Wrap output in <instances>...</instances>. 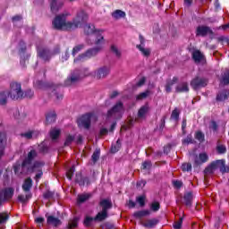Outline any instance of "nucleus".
Wrapping results in <instances>:
<instances>
[{
	"mask_svg": "<svg viewBox=\"0 0 229 229\" xmlns=\"http://www.w3.org/2000/svg\"><path fill=\"white\" fill-rule=\"evenodd\" d=\"M37 158V151L30 150L28 153L27 158L23 161L22 165H15L13 166L15 174H22V173H38L36 174V180L42 177V167H44V162L36 161L34 164L33 160Z\"/></svg>",
	"mask_w": 229,
	"mask_h": 229,
	"instance_id": "nucleus-1",
	"label": "nucleus"
},
{
	"mask_svg": "<svg viewBox=\"0 0 229 229\" xmlns=\"http://www.w3.org/2000/svg\"><path fill=\"white\" fill-rule=\"evenodd\" d=\"M89 16L85 12L81 11L77 13V16L73 21H67L65 20V14L57 15L52 21V26L55 30H60L62 31H69L71 30H76L80 28L81 24L87 22Z\"/></svg>",
	"mask_w": 229,
	"mask_h": 229,
	"instance_id": "nucleus-2",
	"label": "nucleus"
},
{
	"mask_svg": "<svg viewBox=\"0 0 229 229\" xmlns=\"http://www.w3.org/2000/svg\"><path fill=\"white\" fill-rule=\"evenodd\" d=\"M92 38L95 39V45L97 47L89 50L86 52V54L80 55L77 59L74 60V62H83L84 60H87V58H91V56H96L97 53H99V51L103 50V47H105V44H106V41L105 40V37L103 35L98 33H94L92 35Z\"/></svg>",
	"mask_w": 229,
	"mask_h": 229,
	"instance_id": "nucleus-3",
	"label": "nucleus"
},
{
	"mask_svg": "<svg viewBox=\"0 0 229 229\" xmlns=\"http://www.w3.org/2000/svg\"><path fill=\"white\" fill-rule=\"evenodd\" d=\"M216 169H220L221 173H229V166L225 165V160H216L211 163L204 171L206 174H212Z\"/></svg>",
	"mask_w": 229,
	"mask_h": 229,
	"instance_id": "nucleus-4",
	"label": "nucleus"
},
{
	"mask_svg": "<svg viewBox=\"0 0 229 229\" xmlns=\"http://www.w3.org/2000/svg\"><path fill=\"white\" fill-rule=\"evenodd\" d=\"M102 211L98 212L95 217V221H105L108 217V210L112 208V202L108 199H102L100 201Z\"/></svg>",
	"mask_w": 229,
	"mask_h": 229,
	"instance_id": "nucleus-5",
	"label": "nucleus"
},
{
	"mask_svg": "<svg viewBox=\"0 0 229 229\" xmlns=\"http://www.w3.org/2000/svg\"><path fill=\"white\" fill-rule=\"evenodd\" d=\"M123 114L124 106L123 102H118L107 112V119H121Z\"/></svg>",
	"mask_w": 229,
	"mask_h": 229,
	"instance_id": "nucleus-6",
	"label": "nucleus"
},
{
	"mask_svg": "<svg viewBox=\"0 0 229 229\" xmlns=\"http://www.w3.org/2000/svg\"><path fill=\"white\" fill-rule=\"evenodd\" d=\"M98 121V116L94 114H87L82 115L78 120V124L81 128H85L86 130H89L90 128V123H96Z\"/></svg>",
	"mask_w": 229,
	"mask_h": 229,
	"instance_id": "nucleus-7",
	"label": "nucleus"
},
{
	"mask_svg": "<svg viewBox=\"0 0 229 229\" xmlns=\"http://www.w3.org/2000/svg\"><path fill=\"white\" fill-rule=\"evenodd\" d=\"M8 94L12 99H21L22 96H24L21 84L17 82L11 83Z\"/></svg>",
	"mask_w": 229,
	"mask_h": 229,
	"instance_id": "nucleus-8",
	"label": "nucleus"
},
{
	"mask_svg": "<svg viewBox=\"0 0 229 229\" xmlns=\"http://www.w3.org/2000/svg\"><path fill=\"white\" fill-rule=\"evenodd\" d=\"M13 192L14 190L13 188L4 189L0 192V203H3L4 201H10V199L13 198Z\"/></svg>",
	"mask_w": 229,
	"mask_h": 229,
	"instance_id": "nucleus-9",
	"label": "nucleus"
},
{
	"mask_svg": "<svg viewBox=\"0 0 229 229\" xmlns=\"http://www.w3.org/2000/svg\"><path fill=\"white\" fill-rule=\"evenodd\" d=\"M140 44L137 45L136 47H137V49H139V51L141 53V55L143 56L148 58V56H149V55H151V49L145 47L144 37H142V35H140Z\"/></svg>",
	"mask_w": 229,
	"mask_h": 229,
	"instance_id": "nucleus-10",
	"label": "nucleus"
},
{
	"mask_svg": "<svg viewBox=\"0 0 229 229\" xmlns=\"http://www.w3.org/2000/svg\"><path fill=\"white\" fill-rule=\"evenodd\" d=\"M207 83H208V81L205 78L201 77H196L193 79L191 82V86L192 89H200V87H207Z\"/></svg>",
	"mask_w": 229,
	"mask_h": 229,
	"instance_id": "nucleus-11",
	"label": "nucleus"
},
{
	"mask_svg": "<svg viewBox=\"0 0 229 229\" xmlns=\"http://www.w3.org/2000/svg\"><path fill=\"white\" fill-rule=\"evenodd\" d=\"M108 74H110V67L103 66L95 72V78H97V80H101L103 78H106Z\"/></svg>",
	"mask_w": 229,
	"mask_h": 229,
	"instance_id": "nucleus-12",
	"label": "nucleus"
},
{
	"mask_svg": "<svg viewBox=\"0 0 229 229\" xmlns=\"http://www.w3.org/2000/svg\"><path fill=\"white\" fill-rule=\"evenodd\" d=\"M191 56L195 64H205V55L199 50H193Z\"/></svg>",
	"mask_w": 229,
	"mask_h": 229,
	"instance_id": "nucleus-13",
	"label": "nucleus"
},
{
	"mask_svg": "<svg viewBox=\"0 0 229 229\" xmlns=\"http://www.w3.org/2000/svg\"><path fill=\"white\" fill-rule=\"evenodd\" d=\"M205 162H208V155L205 152L200 153L194 158L195 165H201V164H205Z\"/></svg>",
	"mask_w": 229,
	"mask_h": 229,
	"instance_id": "nucleus-14",
	"label": "nucleus"
},
{
	"mask_svg": "<svg viewBox=\"0 0 229 229\" xmlns=\"http://www.w3.org/2000/svg\"><path fill=\"white\" fill-rule=\"evenodd\" d=\"M178 83V78L173 77V79H170L166 81V83L165 85V90L167 92V94L171 93L173 91V87Z\"/></svg>",
	"mask_w": 229,
	"mask_h": 229,
	"instance_id": "nucleus-15",
	"label": "nucleus"
},
{
	"mask_svg": "<svg viewBox=\"0 0 229 229\" xmlns=\"http://www.w3.org/2000/svg\"><path fill=\"white\" fill-rule=\"evenodd\" d=\"M4 148H6V133H0V158L4 155Z\"/></svg>",
	"mask_w": 229,
	"mask_h": 229,
	"instance_id": "nucleus-16",
	"label": "nucleus"
},
{
	"mask_svg": "<svg viewBox=\"0 0 229 229\" xmlns=\"http://www.w3.org/2000/svg\"><path fill=\"white\" fill-rule=\"evenodd\" d=\"M64 6V0H52L51 12L56 13Z\"/></svg>",
	"mask_w": 229,
	"mask_h": 229,
	"instance_id": "nucleus-17",
	"label": "nucleus"
},
{
	"mask_svg": "<svg viewBox=\"0 0 229 229\" xmlns=\"http://www.w3.org/2000/svg\"><path fill=\"white\" fill-rule=\"evenodd\" d=\"M210 33H212V30L207 26H199L197 28V36L199 37H205Z\"/></svg>",
	"mask_w": 229,
	"mask_h": 229,
	"instance_id": "nucleus-18",
	"label": "nucleus"
},
{
	"mask_svg": "<svg viewBox=\"0 0 229 229\" xmlns=\"http://www.w3.org/2000/svg\"><path fill=\"white\" fill-rule=\"evenodd\" d=\"M141 225L145 228H154V226H157V225H158V220L157 218L147 219L141 222Z\"/></svg>",
	"mask_w": 229,
	"mask_h": 229,
	"instance_id": "nucleus-19",
	"label": "nucleus"
},
{
	"mask_svg": "<svg viewBox=\"0 0 229 229\" xmlns=\"http://www.w3.org/2000/svg\"><path fill=\"white\" fill-rule=\"evenodd\" d=\"M220 82L222 85H229V70L228 69L225 70L222 72Z\"/></svg>",
	"mask_w": 229,
	"mask_h": 229,
	"instance_id": "nucleus-20",
	"label": "nucleus"
},
{
	"mask_svg": "<svg viewBox=\"0 0 229 229\" xmlns=\"http://www.w3.org/2000/svg\"><path fill=\"white\" fill-rule=\"evenodd\" d=\"M175 92H189V84L187 82H182L175 88Z\"/></svg>",
	"mask_w": 229,
	"mask_h": 229,
	"instance_id": "nucleus-21",
	"label": "nucleus"
},
{
	"mask_svg": "<svg viewBox=\"0 0 229 229\" xmlns=\"http://www.w3.org/2000/svg\"><path fill=\"white\" fill-rule=\"evenodd\" d=\"M148 112H149V106L145 105V106H141L138 112L139 119H142V118L146 117V114H148Z\"/></svg>",
	"mask_w": 229,
	"mask_h": 229,
	"instance_id": "nucleus-22",
	"label": "nucleus"
},
{
	"mask_svg": "<svg viewBox=\"0 0 229 229\" xmlns=\"http://www.w3.org/2000/svg\"><path fill=\"white\" fill-rule=\"evenodd\" d=\"M151 211L148 209H143L138 212L134 213V217H137L138 219H140L141 217H146V216H150Z\"/></svg>",
	"mask_w": 229,
	"mask_h": 229,
	"instance_id": "nucleus-23",
	"label": "nucleus"
},
{
	"mask_svg": "<svg viewBox=\"0 0 229 229\" xmlns=\"http://www.w3.org/2000/svg\"><path fill=\"white\" fill-rule=\"evenodd\" d=\"M192 198H194V196L192 195V192H191V191L184 194L183 201H184L185 205H187V207H191V205L192 203Z\"/></svg>",
	"mask_w": 229,
	"mask_h": 229,
	"instance_id": "nucleus-24",
	"label": "nucleus"
},
{
	"mask_svg": "<svg viewBox=\"0 0 229 229\" xmlns=\"http://www.w3.org/2000/svg\"><path fill=\"white\" fill-rule=\"evenodd\" d=\"M47 224L53 225L54 226H60V225H62V222L60 221V219L53 216H50L47 217Z\"/></svg>",
	"mask_w": 229,
	"mask_h": 229,
	"instance_id": "nucleus-25",
	"label": "nucleus"
},
{
	"mask_svg": "<svg viewBox=\"0 0 229 229\" xmlns=\"http://www.w3.org/2000/svg\"><path fill=\"white\" fill-rule=\"evenodd\" d=\"M229 91L228 90H223L216 96V101H225L228 99Z\"/></svg>",
	"mask_w": 229,
	"mask_h": 229,
	"instance_id": "nucleus-26",
	"label": "nucleus"
},
{
	"mask_svg": "<svg viewBox=\"0 0 229 229\" xmlns=\"http://www.w3.org/2000/svg\"><path fill=\"white\" fill-rule=\"evenodd\" d=\"M113 19H115L116 21L119 19H123V17H126V13L121 11V10H116L112 13Z\"/></svg>",
	"mask_w": 229,
	"mask_h": 229,
	"instance_id": "nucleus-27",
	"label": "nucleus"
},
{
	"mask_svg": "<svg viewBox=\"0 0 229 229\" xmlns=\"http://www.w3.org/2000/svg\"><path fill=\"white\" fill-rule=\"evenodd\" d=\"M61 131L58 128H54L50 131V137L52 140H56L60 137Z\"/></svg>",
	"mask_w": 229,
	"mask_h": 229,
	"instance_id": "nucleus-28",
	"label": "nucleus"
},
{
	"mask_svg": "<svg viewBox=\"0 0 229 229\" xmlns=\"http://www.w3.org/2000/svg\"><path fill=\"white\" fill-rule=\"evenodd\" d=\"M8 103V92L1 91L0 92V105L4 106Z\"/></svg>",
	"mask_w": 229,
	"mask_h": 229,
	"instance_id": "nucleus-29",
	"label": "nucleus"
},
{
	"mask_svg": "<svg viewBox=\"0 0 229 229\" xmlns=\"http://www.w3.org/2000/svg\"><path fill=\"white\" fill-rule=\"evenodd\" d=\"M55 121H56V114L55 112H51L47 114V124H51V123H55Z\"/></svg>",
	"mask_w": 229,
	"mask_h": 229,
	"instance_id": "nucleus-30",
	"label": "nucleus"
},
{
	"mask_svg": "<svg viewBox=\"0 0 229 229\" xmlns=\"http://www.w3.org/2000/svg\"><path fill=\"white\" fill-rule=\"evenodd\" d=\"M33 185V182L31 181V178H28L25 180L23 185H22V189L25 191H30V189H31V186Z\"/></svg>",
	"mask_w": 229,
	"mask_h": 229,
	"instance_id": "nucleus-31",
	"label": "nucleus"
},
{
	"mask_svg": "<svg viewBox=\"0 0 229 229\" xmlns=\"http://www.w3.org/2000/svg\"><path fill=\"white\" fill-rule=\"evenodd\" d=\"M136 201L139 203L140 207H144L146 205V195L137 197Z\"/></svg>",
	"mask_w": 229,
	"mask_h": 229,
	"instance_id": "nucleus-32",
	"label": "nucleus"
},
{
	"mask_svg": "<svg viewBox=\"0 0 229 229\" xmlns=\"http://www.w3.org/2000/svg\"><path fill=\"white\" fill-rule=\"evenodd\" d=\"M150 210L152 212H158L160 210V203L158 201H154L150 204Z\"/></svg>",
	"mask_w": 229,
	"mask_h": 229,
	"instance_id": "nucleus-33",
	"label": "nucleus"
},
{
	"mask_svg": "<svg viewBox=\"0 0 229 229\" xmlns=\"http://www.w3.org/2000/svg\"><path fill=\"white\" fill-rule=\"evenodd\" d=\"M90 194L89 193H86V194H82V195H79L78 196V201L79 203H83L85 201H87V199H89L90 198Z\"/></svg>",
	"mask_w": 229,
	"mask_h": 229,
	"instance_id": "nucleus-34",
	"label": "nucleus"
},
{
	"mask_svg": "<svg viewBox=\"0 0 229 229\" xmlns=\"http://www.w3.org/2000/svg\"><path fill=\"white\" fill-rule=\"evenodd\" d=\"M94 30H95L94 25L89 24V25H85V27H84V31L88 35H90L91 33H94Z\"/></svg>",
	"mask_w": 229,
	"mask_h": 229,
	"instance_id": "nucleus-35",
	"label": "nucleus"
},
{
	"mask_svg": "<svg viewBox=\"0 0 229 229\" xmlns=\"http://www.w3.org/2000/svg\"><path fill=\"white\" fill-rule=\"evenodd\" d=\"M216 151L219 155H223V153H226V147L223 144L218 143L216 146Z\"/></svg>",
	"mask_w": 229,
	"mask_h": 229,
	"instance_id": "nucleus-36",
	"label": "nucleus"
},
{
	"mask_svg": "<svg viewBox=\"0 0 229 229\" xmlns=\"http://www.w3.org/2000/svg\"><path fill=\"white\" fill-rule=\"evenodd\" d=\"M195 139L199 140V142H203L205 140V134L199 131L195 133Z\"/></svg>",
	"mask_w": 229,
	"mask_h": 229,
	"instance_id": "nucleus-37",
	"label": "nucleus"
},
{
	"mask_svg": "<svg viewBox=\"0 0 229 229\" xmlns=\"http://www.w3.org/2000/svg\"><path fill=\"white\" fill-rule=\"evenodd\" d=\"M78 226V219L75 217L72 220H70L68 223V228L72 229Z\"/></svg>",
	"mask_w": 229,
	"mask_h": 229,
	"instance_id": "nucleus-38",
	"label": "nucleus"
},
{
	"mask_svg": "<svg viewBox=\"0 0 229 229\" xmlns=\"http://www.w3.org/2000/svg\"><path fill=\"white\" fill-rule=\"evenodd\" d=\"M148 96H149V90L140 93V95H138L136 97V99L138 101H140L141 99H146V98H148Z\"/></svg>",
	"mask_w": 229,
	"mask_h": 229,
	"instance_id": "nucleus-39",
	"label": "nucleus"
},
{
	"mask_svg": "<svg viewBox=\"0 0 229 229\" xmlns=\"http://www.w3.org/2000/svg\"><path fill=\"white\" fill-rule=\"evenodd\" d=\"M38 55L40 58H43V60H47V56H49V52L47 50H39Z\"/></svg>",
	"mask_w": 229,
	"mask_h": 229,
	"instance_id": "nucleus-40",
	"label": "nucleus"
},
{
	"mask_svg": "<svg viewBox=\"0 0 229 229\" xmlns=\"http://www.w3.org/2000/svg\"><path fill=\"white\" fill-rule=\"evenodd\" d=\"M93 221H96V218H93L90 216H86V218L84 219L85 226H90V225H92Z\"/></svg>",
	"mask_w": 229,
	"mask_h": 229,
	"instance_id": "nucleus-41",
	"label": "nucleus"
},
{
	"mask_svg": "<svg viewBox=\"0 0 229 229\" xmlns=\"http://www.w3.org/2000/svg\"><path fill=\"white\" fill-rule=\"evenodd\" d=\"M80 78H81V76H80V74H78V72H75L71 76V82L74 83V81H78V80H80Z\"/></svg>",
	"mask_w": 229,
	"mask_h": 229,
	"instance_id": "nucleus-42",
	"label": "nucleus"
},
{
	"mask_svg": "<svg viewBox=\"0 0 229 229\" xmlns=\"http://www.w3.org/2000/svg\"><path fill=\"white\" fill-rule=\"evenodd\" d=\"M8 221V214L2 213L0 214V225H3V223H6Z\"/></svg>",
	"mask_w": 229,
	"mask_h": 229,
	"instance_id": "nucleus-43",
	"label": "nucleus"
},
{
	"mask_svg": "<svg viewBox=\"0 0 229 229\" xmlns=\"http://www.w3.org/2000/svg\"><path fill=\"white\" fill-rule=\"evenodd\" d=\"M111 51L115 55V56H121V51H119V48H117L114 45L111 46Z\"/></svg>",
	"mask_w": 229,
	"mask_h": 229,
	"instance_id": "nucleus-44",
	"label": "nucleus"
},
{
	"mask_svg": "<svg viewBox=\"0 0 229 229\" xmlns=\"http://www.w3.org/2000/svg\"><path fill=\"white\" fill-rule=\"evenodd\" d=\"M100 153H101V152H100L99 150H96V151L93 153L91 158H92V160H93L94 163H96V162H98V160H99V155H100Z\"/></svg>",
	"mask_w": 229,
	"mask_h": 229,
	"instance_id": "nucleus-45",
	"label": "nucleus"
},
{
	"mask_svg": "<svg viewBox=\"0 0 229 229\" xmlns=\"http://www.w3.org/2000/svg\"><path fill=\"white\" fill-rule=\"evenodd\" d=\"M72 140H74V137L71 136V135H68L66 137L65 141H64V146H71V144H72Z\"/></svg>",
	"mask_w": 229,
	"mask_h": 229,
	"instance_id": "nucleus-46",
	"label": "nucleus"
},
{
	"mask_svg": "<svg viewBox=\"0 0 229 229\" xmlns=\"http://www.w3.org/2000/svg\"><path fill=\"white\" fill-rule=\"evenodd\" d=\"M82 49H83V45H79V46H76L75 47H73V49H72L73 56H74V55H78V53H80V51Z\"/></svg>",
	"mask_w": 229,
	"mask_h": 229,
	"instance_id": "nucleus-47",
	"label": "nucleus"
},
{
	"mask_svg": "<svg viewBox=\"0 0 229 229\" xmlns=\"http://www.w3.org/2000/svg\"><path fill=\"white\" fill-rule=\"evenodd\" d=\"M72 174H74V166L70 168L68 172L66 173V176L68 180H72Z\"/></svg>",
	"mask_w": 229,
	"mask_h": 229,
	"instance_id": "nucleus-48",
	"label": "nucleus"
},
{
	"mask_svg": "<svg viewBox=\"0 0 229 229\" xmlns=\"http://www.w3.org/2000/svg\"><path fill=\"white\" fill-rule=\"evenodd\" d=\"M191 169H192V165H191L189 163L182 164V171H191Z\"/></svg>",
	"mask_w": 229,
	"mask_h": 229,
	"instance_id": "nucleus-49",
	"label": "nucleus"
},
{
	"mask_svg": "<svg viewBox=\"0 0 229 229\" xmlns=\"http://www.w3.org/2000/svg\"><path fill=\"white\" fill-rule=\"evenodd\" d=\"M183 144H192L194 142V140L192 139V135L187 136L186 139L182 140Z\"/></svg>",
	"mask_w": 229,
	"mask_h": 229,
	"instance_id": "nucleus-50",
	"label": "nucleus"
},
{
	"mask_svg": "<svg viewBox=\"0 0 229 229\" xmlns=\"http://www.w3.org/2000/svg\"><path fill=\"white\" fill-rule=\"evenodd\" d=\"M142 169H146V170L151 169V161H145V162H143Z\"/></svg>",
	"mask_w": 229,
	"mask_h": 229,
	"instance_id": "nucleus-51",
	"label": "nucleus"
},
{
	"mask_svg": "<svg viewBox=\"0 0 229 229\" xmlns=\"http://www.w3.org/2000/svg\"><path fill=\"white\" fill-rule=\"evenodd\" d=\"M24 139H31L33 137V131H27L21 134Z\"/></svg>",
	"mask_w": 229,
	"mask_h": 229,
	"instance_id": "nucleus-52",
	"label": "nucleus"
},
{
	"mask_svg": "<svg viewBox=\"0 0 229 229\" xmlns=\"http://www.w3.org/2000/svg\"><path fill=\"white\" fill-rule=\"evenodd\" d=\"M180 116V112L178 111V109H174L173 112H172V119H178V117Z\"/></svg>",
	"mask_w": 229,
	"mask_h": 229,
	"instance_id": "nucleus-53",
	"label": "nucleus"
},
{
	"mask_svg": "<svg viewBox=\"0 0 229 229\" xmlns=\"http://www.w3.org/2000/svg\"><path fill=\"white\" fill-rule=\"evenodd\" d=\"M182 219L180 218L177 222H175V223L174 224V229H180V228H182Z\"/></svg>",
	"mask_w": 229,
	"mask_h": 229,
	"instance_id": "nucleus-54",
	"label": "nucleus"
},
{
	"mask_svg": "<svg viewBox=\"0 0 229 229\" xmlns=\"http://www.w3.org/2000/svg\"><path fill=\"white\" fill-rule=\"evenodd\" d=\"M173 184L175 189H180L182 185H183V182H182L181 181H174Z\"/></svg>",
	"mask_w": 229,
	"mask_h": 229,
	"instance_id": "nucleus-55",
	"label": "nucleus"
},
{
	"mask_svg": "<svg viewBox=\"0 0 229 229\" xmlns=\"http://www.w3.org/2000/svg\"><path fill=\"white\" fill-rule=\"evenodd\" d=\"M209 128H210V130H213V131H217V123H216V122H211L209 124Z\"/></svg>",
	"mask_w": 229,
	"mask_h": 229,
	"instance_id": "nucleus-56",
	"label": "nucleus"
},
{
	"mask_svg": "<svg viewBox=\"0 0 229 229\" xmlns=\"http://www.w3.org/2000/svg\"><path fill=\"white\" fill-rule=\"evenodd\" d=\"M194 2V0H184V6H186L187 8L192 6V3Z\"/></svg>",
	"mask_w": 229,
	"mask_h": 229,
	"instance_id": "nucleus-57",
	"label": "nucleus"
},
{
	"mask_svg": "<svg viewBox=\"0 0 229 229\" xmlns=\"http://www.w3.org/2000/svg\"><path fill=\"white\" fill-rule=\"evenodd\" d=\"M144 83H146V78H141L139 82L137 83L138 87H142V85H144Z\"/></svg>",
	"mask_w": 229,
	"mask_h": 229,
	"instance_id": "nucleus-58",
	"label": "nucleus"
},
{
	"mask_svg": "<svg viewBox=\"0 0 229 229\" xmlns=\"http://www.w3.org/2000/svg\"><path fill=\"white\" fill-rule=\"evenodd\" d=\"M18 199H19V201H21V203H26V201H27L26 196H24V195L18 196Z\"/></svg>",
	"mask_w": 229,
	"mask_h": 229,
	"instance_id": "nucleus-59",
	"label": "nucleus"
},
{
	"mask_svg": "<svg viewBox=\"0 0 229 229\" xmlns=\"http://www.w3.org/2000/svg\"><path fill=\"white\" fill-rule=\"evenodd\" d=\"M52 197H53V193H51V191H47L44 194V198H46L47 199H49V198H52Z\"/></svg>",
	"mask_w": 229,
	"mask_h": 229,
	"instance_id": "nucleus-60",
	"label": "nucleus"
},
{
	"mask_svg": "<svg viewBox=\"0 0 229 229\" xmlns=\"http://www.w3.org/2000/svg\"><path fill=\"white\" fill-rule=\"evenodd\" d=\"M35 222L38 223V225H42L44 223V218L43 217H38L35 219Z\"/></svg>",
	"mask_w": 229,
	"mask_h": 229,
	"instance_id": "nucleus-61",
	"label": "nucleus"
},
{
	"mask_svg": "<svg viewBox=\"0 0 229 229\" xmlns=\"http://www.w3.org/2000/svg\"><path fill=\"white\" fill-rule=\"evenodd\" d=\"M128 207H129L130 208H134V207H135V202H134L133 200H129V202H128Z\"/></svg>",
	"mask_w": 229,
	"mask_h": 229,
	"instance_id": "nucleus-62",
	"label": "nucleus"
},
{
	"mask_svg": "<svg viewBox=\"0 0 229 229\" xmlns=\"http://www.w3.org/2000/svg\"><path fill=\"white\" fill-rule=\"evenodd\" d=\"M106 133H108V130H106V129H101L100 130V135H106Z\"/></svg>",
	"mask_w": 229,
	"mask_h": 229,
	"instance_id": "nucleus-63",
	"label": "nucleus"
},
{
	"mask_svg": "<svg viewBox=\"0 0 229 229\" xmlns=\"http://www.w3.org/2000/svg\"><path fill=\"white\" fill-rule=\"evenodd\" d=\"M21 19H22V17L17 15V16H14V17L13 18V22H15L16 21H21Z\"/></svg>",
	"mask_w": 229,
	"mask_h": 229,
	"instance_id": "nucleus-64",
	"label": "nucleus"
}]
</instances>
